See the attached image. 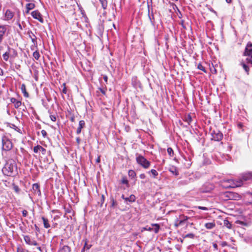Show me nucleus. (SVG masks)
<instances>
[{
    "instance_id": "obj_1",
    "label": "nucleus",
    "mask_w": 252,
    "mask_h": 252,
    "mask_svg": "<svg viewBox=\"0 0 252 252\" xmlns=\"http://www.w3.org/2000/svg\"><path fill=\"white\" fill-rule=\"evenodd\" d=\"M2 172L4 175L14 177L18 174L17 165L15 160L13 159H9L2 169Z\"/></svg>"
},
{
    "instance_id": "obj_2",
    "label": "nucleus",
    "mask_w": 252,
    "mask_h": 252,
    "mask_svg": "<svg viewBox=\"0 0 252 252\" xmlns=\"http://www.w3.org/2000/svg\"><path fill=\"white\" fill-rule=\"evenodd\" d=\"M252 179V172H247L243 173L241 177L238 180L235 181L234 183V187H241L243 185L244 181H248Z\"/></svg>"
},
{
    "instance_id": "obj_3",
    "label": "nucleus",
    "mask_w": 252,
    "mask_h": 252,
    "mask_svg": "<svg viewBox=\"0 0 252 252\" xmlns=\"http://www.w3.org/2000/svg\"><path fill=\"white\" fill-rule=\"evenodd\" d=\"M243 56H246L247 58L246 59V61L247 63L248 64H251L252 66V43L251 42H248L247 44L244 52L243 53Z\"/></svg>"
},
{
    "instance_id": "obj_4",
    "label": "nucleus",
    "mask_w": 252,
    "mask_h": 252,
    "mask_svg": "<svg viewBox=\"0 0 252 252\" xmlns=\"http://www.w3.org/2000/svg\"><path fill=\"white\" fill-rule=\"evenodd\" d=\"M136 161L138 164L140 165L144 169H148L150 165L151 162L148 161L144 156L137 154L136 155Z\"/></svg>"
},
{
    "instance_id": "obj_5",
    "label": "nucleus",
    "mask_w": 252,
    "mask_h": 252,
    "mask_svg": "<svg viewBox=\"0 0 252 252\" xmlns=\"http://www.w3.org/2000/svg\"><path fill=\"white\" fill-rule=\"evenodd\" d=\"M210 133L211 135V140L215 141H220L223 138V134L219 129L216 128L212 129L210 128Z\"/></svg>"
},
{
    "instance_id": "obj_6",
    "label": "nucleus",
    "mask_w": 252,
    "mask_h": 252,
    "mask_svg": "<svg viewBox=\"0 0 252 252\" xmlns=\"http://www.w3.org/2000/svg\"><path fill=\"white\" fill-rule=\"evenodd\" d=\"M2 149L5 151H10L13 147L11 141L6 136L2 138Z\"/></svg>"
},
{
    "instance_id": "obj_7",
    "label": "nucleus",
    "mask_w": 252,
    "mask_h": 252,
    "mask_svg": "<svg viewBox=\"0 0 252 252\" xmlns=\"http://www.w3.org/2000/svg\"><path fill=\"white\" fill-rule=\"evenodd\" d=\"M160 229V225L158 223H152L151 226L146 225L143 227L141 231H148L150 232L153 231L155 233L157 234L158 233Z\"/></svg>"
},
{
    "instance_id": "obj_8",
    "label": "nucleus",
    "mask_w": 252,
    "mask_h": 252,
    "mask_svg": "<svg viewBox=\"0 0 252 252\" xmlns=\"http://www.w3.org/2000/svg\"><path fill=\"white\" fill-rule=\"evenodd\" d=\"M131 84L136 91L138 92L139 90H142V84L136 76H133L131 77Z\"/></svg>"
},
{
    "instance_id": "obj_9",
    "label": "nucleus",
    "mask_w": 252,
    "mask_h": 252,
    "mask_svg": "<svg viewBox=\"0 0 252 252\" xmlns=\"http://www.w3.org/2000/svg\"><path fill=\"white\" fill-rule=\"evenodd\" d=\"M54 161V159L51 156V152L48 151V156L45 157L41 161V167L45 169H47L49 165Z\"/></svg>"
},
{
    "instance_id": "obj_10",
    "label": "nucleus",
    "mask_w": 252,
    "mask_h": 252,
    "mask_svg": "<svg viewBox=\"0 0 252 252\" xmlns=\"http://www.w3.org/2000/svg\"><path fill=\"white\" fill-rule=\"evenodd\" d=\"M189 219V217L184 216L180 215L179 218H177L175 222V226L177 227L180 225H182L185 223L187 220Z\"/></svg>"
},
{
    "instance_id": "obj_11",
    "label": "nucleus",
    "mask_w": 252,
    "mask_h": 252,
    "mask_svg": "<svg viewBox=\"0 0 252 252\" xmlns=\"http://www.w3.org/2000/svg\"><path fill=\"white\" fill-rule=\"evenodd\" d=\"M24 240L26 244L30 246H38V243L36 241L32 238L30 235H23Z\"/></svg>"
},
{
    "instance_id": "obj_12",
    "label": "nucleus",
    "mask_w": 252,
    "mask_h": 252,
    "mask_svg": "<svg viewBox=\"0 0 252 252\" xmlns=\"http://www.w3.org/2000/svg\"><path fill=\"white\" fill-rule=\"evenodd\" d=\"M32 191L34 195L38 197L41 196V192L40 189V186L38 183H34L32 186Z\"/></svg>"
},
{
    "instance_id": "obj_13",
    "label": "nucleus",
    "mask_w": 252,
    "mask_h": 252,
    "mask_svg": "<svg viewBox=\"0 0 252 252\" xmlns=\"http://www.w3.org/2000/svg\"><path fill=\"white\" fill-rule=\"evenodd\" d=\"M31 15L34 19L38 20L41 23H43L44 20L42 16L38 10L32 11L31 13Z\"/></svg>"
},
{
    "instance_id": "obj_14",
    "label": "nucleus",
    "mask_w": 252,
    "mask_h": 252,
    "mask_svg": "<svg viewBox=\"0 0 252 252\" xmlns=\"http://www.w3.org/2000/svg\"><path fill=\"white\" fill-rule=\"evenodd\" d=\"M6 32V25H0V44L2 43Z\"/></svg>"
},
{
    "instance_id": "obj_15",
    "label": "nucleus",
    "mask_w": 252,
    "mask_h": 252,
    "mask_svg": "<svg viewBox=\"0 0 252 252\" xmlns=\"http://www.w3.org/2000/svg\"><path fill=\"white\" fill-rule=\"evenodd\" d=\"M214 188V186L212 184L206 183L202 187V191L204 192H209Z\"/></svg>"
},
{
    "instance_id": "obj_16",
    "label": "nucleus",
    "mask_w": 252,
    "mask_h": 252,
    "mask_svg": "<svg viewBox=\"0 0 252 252\" xmlns=\"http://www.w3.org/2000/svg\"><path fill=\"white\" fill-rule=\"evenodd\" d=\"M27 34L29 35V37L31 39L32 42L35 46H37V38L35 34L31 31L29 30L27 32Z\"/></svg>"
},
{
    "instance_id": "obj_17",
    "label": "nucleus",
    "mask_w": 252,
    "mask_h": 252,
    "mask_svg": "<svg viewBox=\"0 0 252 252\" xmlns=\"http://www.w3.org/2000/svg\"><path fill=\"white\" fill-rule=\"evenodd\" d=\"M13 16H14L13 12L10 9H8L6 10V11L5 12L4 20L5 21H9L12 19Z\"/></svg>"
},
{
    "instance_id": "obj_18",
    "label": "nucleus",
    "mask_w": 252,
    "mask_h": 252,
    "mask_svg": "<svg viewBox=\"0 0 252 252\" xmlns=\"http://www.w3.org/2000/svg\"><path fill=\"white\" fill-rule=\"evenodd\" d=\"M33 151L34 153H37L41 152L43 155H45L46 153V150L40 145H37L33 147Z\"/></svg>"
},
{
    "instance_id": "obj_19",
    "label": "nucleus",
    "mask_w": 252,
    "mask_h": 252,
    "mask_svg": "<svg viewBox=\"0 0 252 252\" xmlns=\"http://www.w3.org/2000/svg\"><path fill=\"white\" fill-rule=\"evenodd\" d=\"M10 100L11 103L14 104V107L16 109L19 108V107L22 105L21 101L17 100L14 97L10 98Z\"/></svg>"
},
{
    "instance_id": "obj_20",
    "label": "nucleus",
    "mask_w": 252,
    "mask_h": 252,
    "mask_svg": "<svg viewBox=\"0 0 252 252\" xmlns=\"http://www.w3.org/2000/svg\"><path fill=\"white\" fill-rule=\"evenodd\" d=\"M136 200V197L133 194H131L129 197H126L125 198V203L126 204H128L130 203H133L135 202Z\"/></svg>"
},
{
    "instance_id": "obj_21",
    "label": "nucleus",
    "mask_w": 252,
    "mask_h": 252,
    "mask_svg": "<svg viewBox=\"0 0 252 252\" xmlns=\"http://www.w3.org/2000/svg\"><path fill=\"white\" fill-rule=\"evenodd\" d=\"M8 50L10 52V58L15 59L18 56L17 51L14 48H11L8 46Z\"/></svg>"
},
{
    "instance_id": "obj_22",
    "label": "nucleus",
    "mask_w": 252,
    "mask_h": 252,
    "mask_svg": "<svg viewBox=\"0 0 252 252\" xmlns=\"http://www.w3.org/2000/svg\"><path fill=\"white\" fill-rule=\"evenodd\" d=\"M168 170L172 175L177 176L179 175V171L177 168L175 166H171L169 167Z\"/></svg>"
},
{
    "instance_id": "obj_23",
    "label": "nucleus",
    "mask_w": 252,
    "mask_h": 252,
    "mask_svg": "<svg viewBox=\"0 0 252 252\" xmlns=\"http://www.w3.org/2000/svg\"><path fill=\"white\" fill-rule=\"evenodd\" d=\"M85 123L84 121L81 120L79 122V126L77 129L76 133L77 134H79L81 133L82 128L85 126Z\"/></svg>"
},
{
    "instance_id": "obj_24",
    "label": "nucleus",
    "mask_w": 252,
    "mask_h": 252,
    "mask_svg": "<svg viewBox=\"0 0 252 252\" xmlns=\"http://www.w3.org/2000/svg\"><path fill=\"white\" fill-rule=\"evenodd\" d=\"M241 64L242 66L243 69L245 70L247 74L249 73V65H251V64H248L247 63L246 61L245 62H242L241 63Z\"/></svg>"
},
{
    "instance_id": "obj_25",
    "label": "nucleus",
    "mask_w": 252,
    "mask_h": 252,
    "mask_svg": "<svg viewBox=\"0 0 252 252\" xmlns=\"http://www.w3.org/2000/svg\"><path fill=\"white\" fill-rule=\"evenodd\" d=\"M35 5L33 3H28L26 5V12L28 13L31 10L35 8Z\"/></svg>"
},
{
    "instance_id": "obj_26",
    "label": "nucleus",
    "mask_w": 252,
    "mask_h": 252,
    "mask_svg": "<svg viewBox=\"0 0 252 252\" xmlns=\"http://www.w3.org/2000/svg\"><path fill=\"white\" fill-rule=\"evenodd\" d=\"M20 88L24 96L25 97H28L29 96V94L26 91V85L24 84H22Z\"/></svg>"
},
{
    "instance_id": "obj_27",
    "label": "nucleus",
    "mask_w": 252,
    "mask_h": 252,
    "mask_svg": "<svg viewBox=\"0 0 252 252\" xmlns=\"http://www.w3.org/2000/svg\"><path fill=\"white\" fill-rule=\"evenodd\" d=\"M204 226L205 228L207 229H211L214 228L216 226V224L215 222H207L205 223Z\"/></svg>"
},
{
    "instance_id": "obj_28",
    "label": "nucleus",
    "mask_w": 252,
    "mask_h": 252,
    "mask_svg": "<svg viewBox=\"0 0 252 252\" xmlns=\"http://www.w3.org/2000/svg\"><path fill=\"white\" fill-rule=\"evenodd\" d=\"M190 179H187L183 180H181L179 182L178 185L180 186H185L189 184L190 183Z\"/></svg>"
},
{
    "instance_id": "obj_29",
    "label": "nucleus",
    "mask_w": 252,
    "mask_h": 252,
    "mask_svg": "<svg viewBox=\"0 0 252 252\" xmlns=\"http://www.w3.org/2000/svg\"><path fill=\"white\" fill-rule=\"evenodd\" d=\"M42 220H43L44 227L45 228H48L50 227V225L48 222V220L47 219L45 218L44 217H42Z\"/></svg>"
},
{
    "instance_id": "obj_30",
    "label": "nucleus",
    "mask_w": 252,
    "mask_h": 252,
    "mask_svg": "<svg viewBox=\"0 0 252 252\" xmlns=\"http://www.w3.org/2000/svg\"><path fill=\"white\" fill-rule=\"evenodd\" d=\"M188 160H187L186 157L184 158V159L186 161V162L184 163L185 166L186 168H189L191 165V162L190 158L189 157H188Z\"/></svg>"
},
{
    "instance_id": "obj_31",
    "label": "nucleus",
    "mask_w": 252,
    "mask_h": 252,
    "mask_svg": "<svg viewBox=\"0 0 252 252\" xmlns=\"http://www.w3.org/2000/svg\"><path fill=\"white\" fill-rule=\"evenodd\" d=\"M104 26L102 23L99 24L97 27L98 32L99 34H102L104 32Z\"/></svg>"
},
{
    "instance_id": "obj_32",
    "label": "nucleus",
    "mask_w": 252,
    "mask_h": 252,
    "mask_svg": "<svg viewBox=\"0 0 252 252\" xmlns=\"http://www.w3.org/2000/svg\"><path fill=\"white\" fill-rule=\"evenodd\" d=\"M128 175L132 179H134L136 176L135 172L133 170H129L128 172Z\"/></svg>"
},
{
    "instance_id": "obj_33",
    "label": "nucleus",
    "mask_w": 252,
    "mask_h": 252,
    "mask_svg": "<svg viewBox=\"0 0 252 252\" xmlns=\"http://www.w3.org/2000/svg\"><path fill=\"white\" fill-rule=\"evenodd\" d=\"M223 225L229 229H231L232 227V224L231 222L228 220H224L223 221Z\"/></svg>"
},
{
    "instance_id": "obj_34",
    "label": "nucleus",
    "mask_w": 252,
    "mask_h": 252,
    "mask_svg": "<svg viewBox=\"0 0 252 252\" xmlns=\"http://www.w3.org/2000/svg\"><path fill=\"white\" fill-rule=\"evenodd\" d=\"M147 173L148 174L151 173L154 178H156L157 176L158 175V172L155 169H151L150 171H149Z\"/></svg>"
},
{
    "instance_id": "obj_35",
    "label": "nucleus",
    "mask_w": 252,
    "mask_h": 252,
    "mask_svg": "<svg viewBox=\"0 0 252 252\" xmlns=\"http://www.w3.org/2000/svg\"><path fill=\"white\" fill-rule=\"evenodd\" d=\"M70 248L69 246L65 245L61 249L60 252H70Z\"/></svg>"
},
{
    "instance_id": "obj_36",
    "label": "nucleus",
    "mask_w": 252,
    "mask_h": 252,
    "mask_svg": "<svg viewBox=\"0 0 252 252\" xmlns=\"http://www.w3.org/2000/svg\"><path fill=\"white\" fill-rule=\"evenodd\" d=\"M10 127L13 129H14L16 131L20 133H22L21 130L20 128L18 127L15 125L11 124Z\"/></svg>"
},
{
    "instance_id": "obj_37",
    "label": "nucleus",
    "mask_w": 252,
    "mask_h": 252,
    "mask_svg": "<svg viewBox=\"0 0 252 252\" xmlns=\"http://www.w3.org/2000/svg\"><path fill=\"white\" fill-rule=\"evenodd\" d=\"M179 24L181 25L184 30H187V26L189 27V25L188 23H185L184 20H182L180 22H179Z\"/></svg>"
},
{
    "instance_id": "obj_38",
    "label": "nucleus",
    "mask_w": 252,
    "mask_h": 252,
    "mask_svg": "<svg viewBox=\"0 0 252 252\" xmlns=\"http://www.w3.org/2000/svg\"><path fill=\"white\" fill-rule=\"evenodd\" d=\"M102 7L104 9H106L107 7V1L106 0H99Z\"/></svg>"
},
{
    "instance_id": "obj_39",
    "label": "nucleus",
    "mask_w": 252,
    "mask_h": 252,
    "mask_svg": "<svg viewBox=\"0 0 252 252\" xmlns=\"http://www.w3.org/2000/svg\"><path fill=\"white\" fill-rule=\"evenodd\" d=\"M40 56L39 52L38 51L36 50L33 52V57L36 60H38L39 59Z\"/></svg>"
},
{
    "instance_id": "obj_40",
    "label": "nucleus",
    "mask_w": 252,
    "mask_h": 252,
    "mask_svg": "<svg viewBox=\"0 0 252 252\" xmlns=\"http://www.w3.org/2000/svg\"><path fill=\"white\" fill-rule=\"evenodd\" d=\"M192 121V118L190 114H188L185 118V122H187L189 125H190Z\"/></svg>"
},
{
    "instance_id": "obj_41",
    "label": "nucleus",
    "mask_w": 252,
    "mask_h": 252,
    "mask_svg": "<svg viewBox=\"0 0 252 252\" xmlns=\"http://www.w3.org/2000/svg\"><path fill=\"white\" fill-rule=\"evenodd\" d=\"M13 189L16 193H19L21 189L17 185L13 184Z\"/></svg>"
},
{
    "instance_id": "obj_42",
    "label": "nucleus",
    "mask_w": 252,
    "mask_h": 252,
    "mask_svg": "<svg viewBox=\"0 0 252 252\" xmlns=\"http://www.w3.org/2000/svg\"><path fill=\"white\" fill-rule=\"evenodd\" d=\"M194 237H195V235L192 233H188L183 236L184 238H189L191 239H193Z\"/></svg>"
},
{
    "instance_id": "obj_43",
    "label": "nucleus",
    "mask_w": 252,
    "mask_h": 252,
    "mask_svg": "<svg viewBox=\"0 0 252 252\" xmlns=\"http://www.w3.org/2000/svg\"><path fill=\"white\" fill-rule=\"evenodd\" d=\"M167 153H168V155L170 157H173V155H174V151H173V150L172 149V148H171V147L168 148L167 150Z\"/></svg>"
},
{
    "instance_id": "obj_44",
    "label": "nucleus",
    "mask_w": 252,
    "mask_h": 252,
    "mask_svg": "<svg viewBox=\"0 0 252 252\" xmlns=\"http://www.w3.org/2000/svg\"><path fill=\"white\" fill-rule=\"evenodd\" d=\"M198 69L203 71L204 72H206V70L205 67L201 64V63H199L197 66Z\"/></svg>"
},
{
    "instance_id": "obj_45",
    "label": "nucleus",
    "mask_w": 252,
    "mask_h": 252,
    "mask_svg": "<svg viewBox=\"0 0 252 252\" xmlns=\"http://www.w3.org/2000/svg\"><path fill=\"white\" fill-rule=\"evenodd\" d=\"M87 240L86 239L85 244L83 247L85 248L86 250H89L92 247V245H88L87 244Z\"/></svg>"
},
{
    "instance_id": "obj_46",
    "label": "nucleus",
    "mask_w": 252,
    "mask_h": 252,
    "mask_svg": "<svg viewBox=\"0 0 252 252\" xmlns=\"http://www.w3.org/2000/svg\"><path fill=\"white\" fill-rule=\"evenodd\" d=\"M194 208L195 209H200V210H203V211H208V208H207L206 207L199 206H195L194 207Z\"/></svg>"
},
{
    "instance_id": "obj_47",
    "label": "nucleus",
    "mask_w": 252,
    "mask_h": 252,
    "mask_svg": "<svg viewBox=\"0 0 252 252\" xmlns=\"http://www.w3.org/2000/svg\"><path fill=\"white\" fill-rule=\"evenodd\" d=\"M122 183L123 184H125L128 187V181L127 180L126 177H123L122 179Z\"/></svg>"
},
{
    "instance_id": "obj_48",
    "label": "nucleus",
    "mask_w": 252,
    "mask_h": 252,
    "mask_svg": "<svg viewBox=\"0 0 252 252\" xmlns=\"http://www.w3.org/2000/svg\"><path fill=\"white\" fill-rule=\"evenodd\" d=\"M111 207L113 208H115L117 206V202L116 201H115L113 198L111 199Z\"/></svg>"
},
{
    "instance_id": "obj_49",
    "label": "nucleus",
    "mask_w": 252,
    "mask_h": 252,
    "mask_svg": "<svg viewBox=\"0 0 252 252\" xmlns=\"http://www.w3.org/2000/svg\"><path fill=\"white\" fill-rule=\"evenodd\" d=\"M213 247L214 248V250L217 252H219L220 251H219V249H218V246L217 245V244L216 243V242H214L213 243Z\"/></svg>"
},
{
    "instance_id": "obj_50",
    "label": "nucleus",
    "mask_w": 252,
    "mask_h": 252,
    "mask_svg": "<svg viewBox=\"0 0 252 252\" xmlns=\"http://www.w3.org/2000/svg\"><path fill=\"white\" fill-rule=\"evenodd\" d=\"M64 209L65 210V214L70 213L71 212V208L70 206L67 208L64 206Z\"/></svg>"
},
{
    "instance_id": "obj_51",
    "label": "nucleus",
    "mask_w": 252,
    "mask_h": 252,
    "mask_svg": "<svg viewBox=\"0 0 252 252\" xmlns=\"http://www.w3.org/2000/svg\"><path fill=\"white\" fill-rule=\"evenodd\" d=\"M41 133L44 138H45L47 137V132L45 130H44V129L42 130L41 131Z\"/></svg>"
},
{
    "instance_id": "obj_52",
    "label": "nucleus",
    "mask_w": 252,
    "mask_h": 252,
    "mask_svg": "<svg viewBox=\"0 0 252 252\" xmlns=\"http://www.w3.org/2000/svg\"><path fill=\"white\" fill-rule=\"evenodd\" d=\"M50 118L53 122H55L56 121V116L55 115H50Z\"/></svg>"
},
{
    "instance_id": "obj_53",
    "label": "nucleus",
    "mask_w": 252,
    "mask_h": 252,
    "mask_svg": "<svg viewBox=\"0 0 252 252\" xmlns=\"http://www.w3.org/2000/svg\"><path fill=\"white\" fill-rule=\"evenodd\" d=\"M28 214V211L26 210H23L22 211V215L24 217H26Z\"/></svg>"
},
{
    "instance_id": "obj_54",
    "label": "nucleus",
    "mask_w": 252,
    "mask_h": 252,
    "mask_svg": "<svg viewBox=\"0 0 252 252\" xmlns=\"http://www.w3.org/2000/svg\"><path fill=\"white\" fill-rule=\"evenodd\" d=\"M236 223L237 224H241L242 225H246V223L245 222H244V221H241V220H237L236 221Z\"/></svg>"
},
{
    "instance_id": "obj_55",
    "label": "nucleus",
    "mask_w": 252,
    "mask_h": 252,
    "mask_svg": "<svg viewBox=\"0 0 252 252\" xmlns=\"http://www.w3.org/2000/svg\"><path fill=\"white\" fill-rule=\"evenodd\" d=\"M98 89L103 94H106V90L105 89L101 88H99Z\"/></svg>"
},
{
    "instance_id": "obj_56",
    "label": "nucleus",
    "mask_w": 252,
    "mask_h": 252,
    "mask_svg": "<svg viewBox=\"0 0 252 252\" xmlns=\"http://www.w3.org/2000/svg\"><path fill=\"white\" fill-rule=\"evenodd\" d=\"M63 90H62V92L63 94H66L67 93V90H66V87H65V83H63Z\"/></svg>"
},
{
    "instance_id": "obj_57",
    "label": "nucleus",
    "mask_w": 252,
    "mask_h": 252,
    "mask_svg": "<svg viewBox=\"0 0 252 252\" xmlns=\"http://www.w3.org/2000/svg\"><path fill=\"white\" fill-rule=\"evenodd\" d=\"M2 57H3V60L5 61H7L8 60V59H9V57L6 56L5 54H3L2 55Z\"/></svg>"
},
{
    "instance_id": "obj_58",
    "label": "nucleus",
    "mask_w": 252,
    "mask_h": 252,
    "mask_svg": "<svg viewBox=\"0 0 252 252\" xmlns=\"http://www.w3.org/2000/svg\"><path fill=\"white\" fill-rule=\"evenodd\" d=\"M220 245L222 247H224L227 245V243L225 241H223L220 243Z\"/></svg>"
},
{
    "instance_id": "obj_59",
    "label": "nucleus",
    "mask_w": 252,
    "mask_h": 252,
    "mask_svg": "<svg viewBox=\"0 0 252 252\" xmlns=\"http://www.w3.org/2000/svg\"><path fill=\"white\" fill-rule=\"evenodd\" d=\"M34 228H35V230L36 231V232H40V228L37 226V225L35 224L34 225Z\"/></svg>"
},
{
    "instance_id": "obj_60",
    "label": "nucleus",
    "mask_w": 252,
    "mask_h": 252,
    "mask_svg": "<svg viewBox=\"0 0 252 252\" xmlns=\"http://www.w3.org/2000/svg\"><path fill=\"white\" fill-rule=\"evenodd\" d=\"M139 177L141 179H144L146 178V175H145V174L142 173V174H140Z\"/></svg>"
},
{
    "instance_id": "obj_61",
    "label": "nucleus",
    "mask_w": 252,
    "mask_h": 252,
    "mask_svg": "<svg viewBox=\"0 0 252 252\" xmlns=\"http://www.w3.org/2000/svg\"><path fill=\"white\" fill-rule=\"evenodd\" d=\"M103 79H104V81L105 82V83L106 84H107L108 77L107 76V75H103Z\"/></svg>"
},
{
    "instance_id": "obj_62",
    "label": "nucleus",
    "mask_w": 252,
    "mask_h": 252,
    "mask_svg": "<svg viewBox=\"0 0 252 252\" xmlns=\"http://www.w3.org/2000/svg\"><path fill=\"white\" fill-rule=\"evenodd\" d=\"M104 195H102V196H101V204H102L104 203ZM101 206H102V205H101Z\"/></svg>"
},
{
    "instance_id": "obj_63",
    "label": "nucleus",
    "mask_w": 252,
    "mask_h": 252,
    "mask_svg": "<svg viewBox=\"0 0 252 252\" xmlns=\"http://www.w3.org/2000/svg\"><path fill=\"white\" fill-rule=\"evenodd\" d=\"M149 19L151 21V24L153 25H154V22L152 20V18L151 17V16L149 14Z\"/></svg>"
},
{
    "instance_id": "obj_64",
    "label": "nucleus",
    "mask_w": 252,
    "mask_h": 252,
    "mask_svg": "<svg viewBox=\"0 0 252 252\" xmlns=\"http://www.w3.org/2000/svg\"><path fill=\"white\" fill-rule=\"evenodd\" d=\"M231 149H232V146L231 145H228L227 146V151L228 152H230L231 150Z\"/></svg>"
}]
</instances>
